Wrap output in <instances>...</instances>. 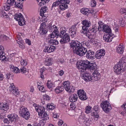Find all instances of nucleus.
<instances>
[{"mask_svg": "<svg viewBox=\"0 0 126 126\" xmlns=\"http://www.w3.org/2000/svg\"><path fill=\"white\" fill-rule=\"evenodd\" d=\"M30 112L28 110L25 112V113H24L20 116L24 118L25 119L28 120L29 119L30 117Z\"/></svg>", "mask_w": 126, "mask_h": 126, "instance_id": "34", "label": "nucleus"}, {"mask_svg": "<svg viewBox=\"0 0 126 126\" xmlns=\"http://www.w3.org/2000/svg\"><path fill=\"white\" fill-rule=\"evenodd\" d=\"M47 107L49 110H53L55 107L53 105V104H48L47 105Z\"/></svg>", "mask_w": 126, "mask_h": 126, "instance_id": "47", "label": "nucleus"}, {"mask_svg": "<svg viewBox=\"0 0 126 126\" xmlns=\"http://www.w3.org/2000/svg\"><path fill=\"white\" fill-rule=\"evenodd\" d=\"M15 19L18 22L19 25L22 26L25 24V21L21 14L20 13L19 14H16L15 15Z\"/></svg>", "mask_w": 126, "mask_h": 126, "instance_id": "9", "label": "nucleus"}, {"mask_svg": "<svg viewBox=\"0 0 126 126\" xmlns=\"http://www.w3.org/2000/svg\"><path fill=\"white\" fill-rule=\"evenodd\" d=\"M66 30L64 28L61 32V34L59 35L60 37L62 38L60 41L62 44L66 43L69 41L70 39L69 36L66 33Z\"/></svg>", "mask_w": 126, "mask_h": 126, "instance_id": "2", "label": "nucleus"}, {"mask_svg": "<svg viewBox=\"0 0 126 126\" xmlns=\"http://www.w3.org/2000/svg\"><path fill=\"white\" fill-rule=\"evenodd\" d=\"M53 117L54 118H57L59 117V116L57 114L55 113L53 114Z\"/></svg>", "mask_w": 126, "mask_h": 126, "instance_id": "60", "label": "nucleus"}, {"mask_svg": "<svg viewBox=\"0 0 126 126\" xmlns=\"http://www.w3.org/2000/svg\"><path fill=\"white\" fill-rule=\"evenodd\" d=\"M100 106L105 112H108L111 109L110 104L107 101L102 102L100 104Z\"/></svg>", "mask_w": 126, "mask_h": 126, "instance_id": "4", "label": "nucleus"}, {"mask_svg": "<svg viewBox=\"0 0 126 126\" xmlns=\"http://www.w3.org/2000/svg\"><path fill=\"white\" fill-rule=\"evenodd\" d=\"M91 119L86 118L84 119L83 122L86 126H88L91 123Z\"/></svg>", "mask_w": 126, "mask_h": 126, "instance_id": "40", "label": "nucleus"}, {"mask_svg": "<svg viewBox=\"0 0 126 126\" xmlns=\"http://www.w3.org/2000/svg\"><path fill=\"white\" fill-rule=\"evenodd\" d=\"M16 88L15 87V86L14 85L13 83L11 84L10 85L9 88V89L10 91L11 92L13 91L14 90L16 89Z\"/></svg>", "mask_w": 126, "mask_h": 126, "instance_id": "48", "label": "nucleus"}, {"mask_svg": "<svg viewBox=\"0 0 126 126\" xmlns=\"http://www.w3.org/2000/svg\"><path fill=\"white\" fill-rule=\"evenodd\" d=\"M97 25H98V28H99V31H100L101 30V29L102 27H103V25H102V24H99V23H98V24Z\"/></svg>", "mask_w": 126, "mask_h": 126, "instance_id": "58", "label": "nucleus"}, {"mask_svg": "<svg viewBox=\"0 0 126 126\" xmlns=\"http://www.w3.org/2000/svg\"><path fill=\"white\" fill-rule=\"evenodd\" d=\"M98 25L95 24L94 25L92 29H89L88 32L94 34L97 31H99Z\"/></svg>", "mask_w": 126, "mask_h": 126, "instance_id": "22", "label": "nucleus"}, {"mask_svg": "<svg viewBox=\"0 0 126 126\" xmlns=\"http://www.w3.org/2000/svg\"><path fill=\"white\" fill-rule=\"evenodd\" d=\"M64 89L63 86H60L57 87L55 89V91L57 94H59L61 93L63 91Z\"/></svg>", "mask_w": 126, "mask_h": 126, "instance_id": "32", "label": "nucleus"}, {"mask_svg": "<svg viewBox=\"0 0 126 126\" xmlns=\"http://www.w3.org/2000/svg\"><path fill=\"white\" fill-rule=\"evenodd\" d=\"M55 49V47L54 46H47L45 48L44 50V51L46 52L50 53L53 52Z\"/></svg>", "mask_w": 126, "mask_h": 126, "instance_id": "21", "label": "nucleus"}, {"mask_svg": "<svg viewBox=\"0 0 126 126\" xmlns=\"http://www.w3.org/2000/svg\"><path fill=\"white\" fill-rule=\"evenodd\" d=\"M60 4V1H56L55 2H54L52 6V7L51 8V10H52L53 9V8L54 7H56V6L58 5H59V4Z\"/></svg>", "mask_w": 126, "mask_h": 126, "instance_id": "46", "label": "nucleus"}, {"mask_svg": "<svg viewBox=\"0 0 126 126\" xmlns=\"http://www.w3.org/2000/svg\"><path fill=\"white\" fill-rule=\"evenodd\" d=\"M77 24L73 25L71 28L70 29L69 31L76 32L77 29Z\"/></svg>", "mask_w": 126, "mask_h": 126, "instance_id": "43", "label": "nucleus"}, {"mask_svg": "<svg viewBox=\"0 0 126 126\" xmlns=\"http://www.w3.org/2000/svg\"><path fill=\"white\" fill-rule=\"evenodd\" d=\"M38 88L40 91L44 92H45V89L43 85H41L40 87H37Z\"/></svg>", "mask_w": 126, "mask_h": 126, "instance_id": "53", "label": "nucleus"}, {"mask_svg": "<svg viewBox=\"0 0 126 126\" xmlns=\"http://www.w3.org/2000/svg\"><path fill=\"white\" fill-rule=\"evenodd\" d=\"M81 12L83 14L86 15L91 12L90 10L87 8H83L80 10Z\"/></svg>", "mask_w": 126, "mask_h": 126, "instance_id": "35", "label": "nucleus"}, {"mask_svg": "<svg viewBox=\"0 0 126 126\" xmlns=\"http://www.w3.org/2000/svg\"><path fill=\"white\" fill-rule=\"evenodd\" d=\"M45 110V108H44V110L43 111H41L40 113H38V115L39 116H41L43 119L44 120H47L49 118L48 115L47 113L44 112Z\"/></svg>", "mask_w": 126, "mask_h": 126, "instance_id": "20", "label": "nucleus"}, {"mask_svg": "<svg viewBox=\"0 0 126 126\" xmlns=\"http://www.w3.org/2000/svg\"><path fill=\"white\" fill-rule=\"evenodd\" d=\"M10 68L11 71L14 72L16 73L20 72V70L17 67H15L13 65H11Z\"/></svg>", "mask_w": 126, "mask_h": 126, "instance_id": "37", "label": "nucleus"}, {"mask_svg": "<svg viewBox=\"0 0 126 126\" xmlns=\"http://www.w3.org/2000/svg\"><path fill=\"white\" fill-rule=\"evenodd\" d=\"M103 30L104 32L108 33V34L112 33H111V30L110 27L107 25H103Z\"/></svg>", "mask_w": 126, "mask_h": 126, "instance_id": "28", "label": "nucleus"}, {"mask_svg": "<svg viewBox=\"0 0 126 126\" xmlns=\"http://www.w3.org/2000/svg\"><path fill=\"white\" fill-rule=\"evenodd\" d=\"M8 118L11 122L15 121L16 122L18 121L19 117L18 115L16 114H12L10 115H8Z\"/></svg>", "mask_w": 126, "mask_h": 126, "instance_id": "19", "label": "nucleus"}, {"mask_svg": "<svg viewBox=\"0 0 126 126\" xmlns=\"http://www.w3.org/2000/svg\"><path fill=\"white\" fill-rule=\"evenodd\" d=\"M121 65H124L125 67L126 66V58L123 57L118 63Z\"/></svg>", "mask_w": 126, "mask_h": 126, "instance_id": "31", "label": "nucleus"}, {"mask_svg": "<svg viewBox=\"0 0 126 126\" xmlns=\"http://www.w3.org/2000/svg\"><path fill=\"white\" fill-rule=\"evenodd\" d=\"M20 39H18L19 41H18L17 40V44L18 45L20 48H21L22 49H23L25 48V46L23 45L22 43V42L21 41V39L20 38Z\"/></svg>", "mask_w": 126, "mask_h": 126, "instance_id": "39", "label": "nucleus"}, {"mask_svg": "<svg viewBox=\"0 0 126 126\" xmlns=\"http://www.w3.org/2000/svg\"><path fill=\"white\" fill-rule=\"evenodd\" d=\"M48 42L50 44L54 45H57L58 44V42L57 41L54 40L53 39H50L48 41Z\"/></svg>", "mask_w": 126, "mask_h": 126, "instance_id": "38", "label": "nucleus"}, {"mask_svg": "<svg viewBox=\"0 0 126 126\" xmlns=\"http://www.w3.org/2000/svg\"><path fill=\"white\" fill-rule=\"evenodd\" d=\"M53 85V83L50 82L48 81L47 83V86L49 89H50L52 88Z\"/></svg>", "mask_w": 126, "mask_h": 126, "instance_id": "52", "label": "nucleus"}, {"mask_svg": "<svg viewBox=\"0 0 126 126\" xmlns=\"http://www.w3.org/2000/svg\"><path fill=\"white\" fill-rule=\"evenodd\" d=\"M60 1V9L61 10H64L67 8L70 2V0H58Z\"/></svg>", "mask_w": 126, "mask_h": 126, "instance_id": "6", "label": "nucleus"}, {"mask_svg": "<svg viewBox=\"0 0 126 126\" xmlns=\"http://www.w3.org/2000/svg\"><path fill=\"white\" fill-rule=\"evenodd\" d=\"M52 60L53 59L51 58L46 59L44 62L45 65L47 66L51 65L52 63Z\"/></svg>", "mask_w": 126, "mask_h": 126, "instance_id": "33", "label": "nucleus"}, {"mask_svg": "<svg viewBox=\"0 0 126 126\" xmlns=\"http://www.w3.org/2000/svg\"><path fill=\"white\" fill-rule=\"evenodd\" d=\"M84 73L83 74V76L82 77L83 79H84L85 81H90L92 80V77L90 74L88 72L86 71L84 72Z\"/></svg>", "mask_w": 126, "mask_h": 126, "instance_id": "17", "label": "nucleus"}, {"mask_svg": "<svg viewBox=\"0 0 126 126\" xmlns=\"http://www.w3.org/2000/svg\"><path fill=\"white\" fill-rule=\"evenodd\" d=\"M93 76L92 78V80L93 81H97L98 80L100 77V75L97 71H94L93 73Z\"/></svg>", "mask_w": 126, "mask_h": 126, "instance_id": "18", "label": "nucleus"}, {"mask_svg": "<svg viewBox=\"0 0 126 126\" xmlns=\"http://www.w3.org/2000/svg\"><path fill=\"white\" fill-rule=\"evenodd\" d=\"M69 33L71 37L72 38H74L76 36V32L69 31Z\"/></svg>", "mask_w": 126, "mask_h": 126, "instance_id": "54", "label": "nucleus"}, {"mask_svg": "<svg viewBox=\"0 0 126 126\" xmlns=\"http://www.w3.org/2000/svg\"><path fill=\"white\" fill-rule=\"evenodd\" d=\"M70 44V47L73 48L74 53L75 51H77L79 47H81L82 46L80 42L74 40H72Z\"/></svg>", "mask_w": 126, "mask_h": 126, "instance_id": "8", "label": "nucleus"}, {"mask_svg": "<svg viewBox=\"0 0 126 126\" xmlns=\"http://www.w3.org/2000/svg\"><path fill=\"white\" fill-rule=\"evenodd\" d=\"M48 11V8L46 6L42 7L40 10V16L44 18V20H45L47 18V14ZM44 20L43 18L42 20Z\"/></svg>", "mask_w": 126, "mask_h": 126, "instance_id": "13", "label": "nucleus"}, {"mask_svg": "<svg viewBox=\"0 0 126 126\" xmlns=\"http://www.w3.org/2000/svg\"><path fill=\"white\" fill-rule=\"evenodd\" d=\"M11 92L16 96L18 95L19 94V92L18 91V89H16V88L13 91H12Z\"/></svg>", "mask_w": 126, "mask_h": 126, "instance_id": "49", "label": "nucleus"}, {"mask_svg": "<svg viewBox=\"0 0 126 126\" xmlns=\"http://www.w3.org/2000/svg\"><path fill=\"white\" fill-rule=\"evenodd\" d=\"M77 93L79 98L81 100L84 101L87 99L88 97L86 95V93L83 90H78Z\"/></svg>", "mask_w": 126, "mask_h": 126, "instance_id": "10", "label": "nucleus"}, {"mask_svg": "<svg viewBox=\"0 0 126 126\" xmlns=\"http://www.w3.org/2000/svg\"><path fill=\"white\" fill-rule=\"evenodd\" d=\"M44 98L45 99L47 100H48L50 99V98L49 96L46 94L44 95Z\"/></svg>", "mask_w": 126, "mask_h": 126, "instance_id": "57", "label": "nucleus"}, {"mask_svg": "<svg viewBox=\"0 0 126 126\" xmlns=\"http://www.w3.org/2000/svg\"><path fill=\"white\" fill-rule=\"evenodd\" d=\"M4 76L1 73H0V80H2L4 78Z\"/></svg>", "mask_w": 126, "mask_h": 126, "instance_id": "64", "label": "nucleus"}, {"mask_svg": "<svg viewBox=\"0 0 126 126\" xmlns=\"http://www.w3.org/2000/svg\"><path fill=\"white\" fill-rule=\"evenodd\" d=\"M6 3L7 5H5L4 6V8L6 11L11 10V6L15 5V7L20 8L21 7V4L16 1V0H7Z\"/></svg>", "mask_w": 126, "mask_h": 126, "instance_id": "3", "label": "nucleus"}, {"mask_svg": "<svg viewBox=\"0 0 126 126\" xmlns=\"http://www.w3.org/2000/svg\"><path fill=\"white\" fill-rule=\"evenodd\" d=\"M63 123V122L62 120H60L58 123V124L59 126H61Z\"/></svg>", "mask_w": 126, "mask_h": 126, "instance_id": "61", "label": "nucleus"}, {"mask_svg": "<svg viewBox=\"0 0 126 126\" xmlns=\"http://www.w3.org/2000/svg\"><path fill=\"white\" fill-rule=\"evenodd\" d=\"M78 97L77 94H71L69 97V100L71 102H74L77 101Z\"/></svg>", "mask_w": 126, "mask_h": 126, "instance_id": "26", "label": "nucleus"}, {"mask_svg": "<svg viewBox=\"0 0 126 126\" xmlns=\"http://www.w3.org/2000/svg\"><path fill=\"white\" fill-rule=\"evenodd\" d=\"M48 25V27L47 28L48 29H49V31L52 33H55L56 35H57L58 32L57 27L54 25L52 26L51 24L50 23H49Z\"/></svg>", "mask_w": 126, "mask_h": 126, "instance_id": "15", "label": "nucleus"}, {"mask_svg": "<svg viewBox=\"0 0 126 126\" xmlns=\"http://www.w3.org/2000/svg\"><path fill=\"white\" fill-rule=\"evenodd\" d=\"M47 28H40V30L39 32L42 35L46 34L48 31Z\"/></svg>", "mask_w": 126, "mask_h": 126, "instance_id": "41", "label": "nucleus"}, {"mask_svg": "<svg viewBox=\"0 0 126 126\" xmlns=\"http://www.w3.org/2000/svg\"><path fill=\"white\" fill-rule=\"evenodd\" d=\"M84 34L88 37L89 38V41L91 43H93L94 41V39L93 37V35L94 34L88 32H86Z\"/></svg>", "mask_w": 126, "mask_h": 126, "instance_id": "24", "label": "nucleus"}, {"mask_svg": "<svg viewBox=\"0 0 126 126\" xmlns=\"http://www.w3.org/2000/svg\"><path fill=\"white\" fill-rule=\"evenodd\" d=\"M114 71L117 74H119L126 69L124 65H121L117 63L114 67Z\"/></svg>", "mask_w": 126, "mask_h": 126, "instance_id": "5", "label": "nucleus"}, {"mask_svg": "<svg viewBox=\"0 0 126 126\" xmlns=\"http://www.w3.org/2000/svg\"><path fill=\"white\" fill-rule=\"evenodd\" d=\"M28 110L26 108L23 106H20L19 108V112L20 116L25 113Z\"/></svg>", "mask_w": 126, "mask_h": 126, "instance_id": "27", "label": "nucleus"}, {"mask_svg": "<svg viewBox=\"0 0 126 126\" xmlns=\"http://www.w3.org/2000/svg\"><path fill=\"white\" fill-rule=\"evenodd\" d=\"M9 108V104L8 103H2L0 106V109L3 112L6 111Z\"/></svg>", "mask_w": 126, "mask_h": 126, "instance_id": "23", "label": "nucleus"}, {"mask_svg": "<svg viewBox=\"0 0 126 126\" xmlns=\"http://www.w3.org/2000/svg\"><path fill=\"white\" fill-rule=\"evenodd\" d=\"M1 50L2 51H0V60L6 61V57L5 56V53L3 52L4 51H3V50Z\"/></svg>", "mask_w": 126, "mask_h": 126, "instance_id": "36", "label": "nucleus"}, {"mask_svg": "<svg viewBox=\"0 0 126 126\" xmlns=\"http://www.w3.org/2000/svg\"><path fill=\"white\" fill-rule=\"evenodd\" d=\"M25 42L27 44L29 45H31V41L29 39H25Z\"/></svg>", "mask_w": 126, "mask_h": 126, "instance_id": "56", "label": "nucleus"}, {"mask_svg": "<svg viewBox=\"0 0 126 126\" xmlns=\"http://www.w3.org/2000/svg\"><path fill=\"white\" fill-rule=\"evenodd\" d=\"M78 67L79 71L83 72L87 69L91 70V69L95 70L97 68V66L95 63H91L87 60H85L81 61V62L79 63Z\"/></svg>", "mask_w": 126, "mask_h": 126, "instance_id": "1", "label": "nucleus"}, {"mask_svg": "<svg viewBox=\"0 0 126 126\" xmlns=\"http://www.w3.org/2000/svg\"><path fill=\"white\" fill-rule=\"evenodd\" d=\"M87 51V49L82 46L81 47H79L77 51H75L74 53L80 56H82L85 54Z\"/></svg>", "mask_w": 126, "mask_h": 126, "instance_id": "11", "label": "nucleus"}, {"mask_svg": "<svg viewBox=\"0 0 126 126\" xmlns=\"http://www.w3.org/2000/svg\"><path fill=\"white\" fill-rule=\"evenodd\" d=\"M3 122L5 123L8 124L9 123V120L7 119H4Z\"/></svg>", "mask_w": 126, "mask_h": 126, "instance_id": "63", "label": "nucleus"}, {"mask_svg": "<svg viewBox=\"0 0 126 126\" xmlns=\"http://www.w3.org/2000/svg\"><path fill=\"white\" fill-rule=\"evenodd\" d=\"M105 50L101 49L97 50L95 55V57L97 59H100L101 57H103L105 55Z\"/></svg>", "mask_w": 126, "mask_h": 126, "instance_id": "14", "label": "nucleus"}, {"mask_svg": "<svg viewBox=\"0 0 126 126\" xmlns=\"http://www.w3.org/2000/svg\"><path fill=\"white\" fill-rule=\"evenodd\" d=\"M86 54V57L88 59H93L94 58V53L93 51L91 50L87 51Z\"/></svg>", "mask_w": 126, "mask_h": 126, "instance_id": "25", "label": "nucleus"}, {"mask_svg": "<svg viewBox=\"0 0 126 126\" xmlns=\"http://www.w3.org/2000/svg\"><path fill=\"white\" fill-rule=\"evenodd\" d=\"M82 23L83 25L82 28L83 31H82L81 33H83L84 34L86 32H88L87 31L91 25V24L90 21L87 20H83L82 22Z\"/></svg>", "mask_w": 126, "mask_h": 126, "instance_id": "7", "label": "nucleus"}, {"mask_svg": "<svg viewBox=\"0 0 126 126\" xmlns=\"http://www.w3.org/2000/svg\"><path fill=\"white\" fill-rule=\"evenodd\" d=\"M124 46L119 45L117 47L116 51L119 53L122 54L124 52Z\"/></svg>", "mask_w": 126, "mask_h": 126, "instance_id": "30", "label": "nucleus"}, {"mask_svg": "<svg viewBox=\"0 0 126 126\" xmlns=\"http://www.w3.org/2000/svg\"><path fill=\"white\" fill-rule=\"evenodd\" d=\"M92 108V107L90 106H87L85 108V112L87 114L91 112Z\"/></svg>", "mask_w": 126, "mask_h": 126, "instance_id": "45", "label": "nucleus"}, {"mask_svg": "<svg viewBox=\"0 0 126 126\" xmlns=\"http://www.w3.org/2000/svg\"><path fill=\"white\" fill-rule=\"evenodd\" d=\"M20 72L22 74H25L26 75L28 73V71L27 70L26 68L24 67H21L20 68Z\"/></svg>", "mask_w": 126, "mask_h": 126, "instance_id": "42", "label": "nucleus"}, {"mask_svg": "<svg viewBox=\"0 0 126 126\" xmlns=\"http://www.w3.org/2000/svg\"><path fill=\"white\" fill-rule=\"evenodd\" d=\"M33 106L35 108V110L38 113H40L41 111H43L44 110V107L39 106L38 105H37L35 104H34Z\"/></svg>", "mask_w": 126, "mask_h": 126, "instance_id": "29", "label": "nucleus"}, {"mask_svg": "<svg viewBox=\"0 0 126 126\" xmlns=\"http://www.w3.org/2000/svg\"><path fill=\"white\" fill-rule=\"evenodd\" d=\"M96 2L95 1H93L91 2L92 6V7H94L96 5Z\"/></svg>", "mask_w": 126, "mask_h": 126, "instance_id": "59", "label": "nucleus"}, {"mask_svg": "<svg viewBox=\"0 0 126 126\" xmlns=\"http://www.w3.org/2000/svg\"><path fill=\"white\" fill-rule=\"evenodd\" d=\"M46 68L45 67L42 68L40 70L41 73L43 74V72L45 70Z\"/></svg>", "mask_w": 126, "mask_h": 126, "instance_id": "62", "label": "nucleus"}, {"mask_svg": "<svg viewBox=\"0 0 126 126\" xmlns=\"http://www.w3.org/2000/svg\"><path fill=\"white\" fill-rule=\"evenodd\" d=\"M63 88H64L67 91L69 92H72L74 89V88L73 89L72 88H74L73 86H70V82L69 81H66L63 82Z\"/></svg>", "mask_w": 126, "mask_h": 126, "instance_id": "12", "label": "nucleus"}, {"mask_svg": "<svg viewBox=\"0 0 126 126\" xmlns=\"http://www.w3.org/2000/svg\"><path fill=\"white\" fill-rule=\"evenodd\" d=\"M114 35L112 33L105 34L103 37L104 40L106 42H110L112 41Z\"/></svg>", "mask_w": 126, "mask_h": 126, "instance_id": "16", "label": "nucleus"}, {"mask_svg": "<svg viewBox=\"0 0 126 126\" xmlns=\"http://www.w3.org/2000/svg\"><path fill=\"white\" fill-rule=\"evenodd\" d=\"M46 24L45 23H43L41 24L40 28H47V27H46Z\"/></svg>", "mask_w": 126, "mask_h": 126, "instance_id": "55", "label": "nucleus"}, {"mask_svg": "<svg viewBox=\"0 0 126 126\" xmlns=\"http://www.w3.org/2000/svg\"><path fill=\"white\" fill-rule=\"evenodd\" d=\"M38 1L39 2V4L41 6L44 5L46 3L44 0H38Z\"/></svg>", "mask_w": 126, "mask_h": 126, "instance_id": "50", "label": "nucleus"}, {"mask_svg": "<svg viewBox=\"0 0 126 126\" xmlns=\"http://www.w3.org/2000/svg\"><path fill=\"white\" fill-rule=\"evenodd\" d=\"M56 36H57V37H58L59 35L58 33L57 35H56L55 33H52L49 35L48 39L49 40H50V39H53V38L55 37V36L56 37Z\"/></svg>", "mask_w": 126, "mask_h": 126, "instance_id": "44", "label": "nucleus"}, {"mask_svg": "<svg viewBox=\"0 0 126 126\" xmlns=\"http://www.w3.org/2000/svg\"><path fill=\"white\" fill-rule=\"evenodd\" d=\"M21 65L23 66H25L27 64V62L26 60H22L21 61Z\"/></svg>", "mask_w": 126, "mask_h": 126, "instance_id": "51", "label": "nucleus"}]
</instances>
